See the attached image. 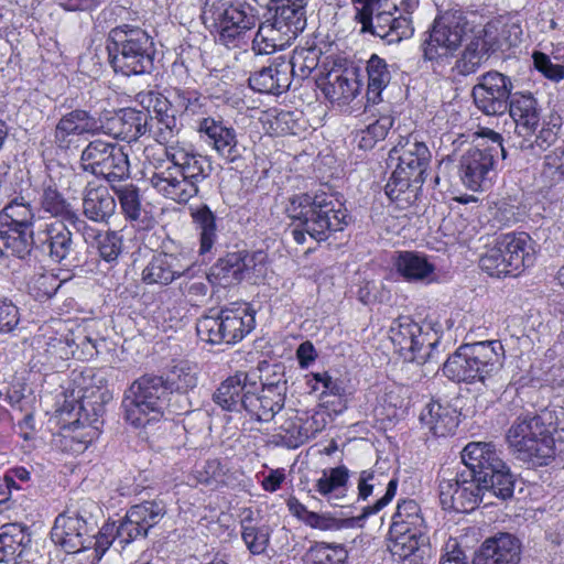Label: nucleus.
I'll return each instance as SVG.
<instances>
[{"label":"nucleus","mask_w":564,"mask_h":564,"mask_svg":"<svg viewBox=\"0 0 564 564\" xmlns=\"http://www.w3.org/2000/svg\"><path fill=\"white\" fill-rule=\"evenodd\" d=\"M116 207V199L106 186L88 183L83 194V213L88 219L107 223Z\"/></svg>","instance_id":"33"},{"label":"nucleus","mask_w":564,"mask_h":564,"mask_svg":"<svg viewBox=\"0 0 564 564\" xmlns=\"http://www.w3.org/2000/svg\"><path fill=\"white\" fill-rule=\"evenodd\" d=\"M486 487L484 476L475 478L466 470L455 475L444 471L438 485L441 505L446 510L473 511L482 501Z\"/></svg>","instance_id":"13"},{"label":"nucleus","mask_w":564,"mask_h":564,"mask_svg":"<svg viewBox=\"0 0 564 564\" xmlns=\"http://www.w3.org/2000/svg\"><path fill=\"white\" fill-rule=\"evenodd\" d=\"M73 235L63 220L45 223L35 232V247L54 262L67 259L74 249Z\"/></svg>","instance_id":"23"},{"label":"nucleus","mask_w":564,"mask_h":564,"mask_svg":"<svg viewBox=\"0 0 564 564\" xmlns=\"http://www.w3.org/2000/svg\"><path fill=\"white\" fill-rule=\"evenodd\" d=\"M308 564H346L348 552L341 544L315 543L305 554Z\"/></svg>","instance_id":"53"},{"label":"nucleus","mask_w":564,"mask_h":564,"mask_svg":"<svg viewBox=\"0 0 564 564\" xmlns=\"http://www.w3.org/2000/svg\"><path fill=\"white\" fill-rule=\"evenodd\" d=\"M61 284L62 282L58 280L57 275L53 272L43 271L36 272L31 276L28 288L34 299L45 301L56 293Z\"/></svg>","instance_id":"55"},{"label":"nucleus","mask_w":564,"mask_h":564,"mask_svg":"<svg viewBox=\"0 0 564 564\" xmlns=\"http://www.w3.org/2000/svg\"><path fill=\"white\" fill-rule=\"evenodd\" d=\"M192 263L183 254L159 253L142 271V280L148 284L169 285L191 272Z\"/></svg>","instance_id":"24"},{"label":"nucleus","mask_w":564,"mask_h":564,"mask_svg":"<svg viewBox=\"0 0 564 564\" xmlns=\"http://www.w3.org/2000/svg\"><path fill=\"white\" fill-rule=\"evenodd\" d=\"M163 377L145 375L132 382L122 400L124 420L134 427H143L163 415L167 402Z\"/></svg>","instance_id":"6"},{"label":"nucleus","mask_w":564,"mask_h":564,"mask_svg":"<svg viewBox=\"0 0 564 564\" xmlns=\"http://www.w3.org/2000/svg\"><path fill=\"white\" fill-rule=\"evenodd\" d=\"M76 389L73 394L79 406L80 416L90 424H95L106 413V404L112 400V393L102 377L89 375L82 376L79 381L74 380Z\"/></svg>","instance_id":"18"},{"label":"nucleus","mask_w":564,"mask_h":564,"mask_svg":"<svg viewBox=\"0 0 564 564\" xmlns=\"http://www.w3.org/2000/svg\"><path fill=\"white\" fill-rule=\"evenodd\" d=\"M240 263V252L228 253L219 259L206 275L208 283L223 288L230 286L242 280Z\"/></svg>","instance_id":"46"},{"label":"nucleus","mask_w":564,"mask_h":564,"mask_svg":"<svg viewBox=\"0 0 564 564\" xmlns=\"http://www.w3.org/2000/svg\"><path fill=\"white\" fill-rule=\"evenodd\" d=\"M427 334L409 317L398 318L390 328V338L395 350L405 361L424 364L437 346V341L426 343Z\"/></svg>","instance_id":"15"},{"label":"nucleus","mask_w":564,"mask_h":564,"mask_svg":"<svg viewBox=\"0 0 564 564\" xmlns=\"http://www.w3.org/2000/svg\"><path fill=\"white\" fill-rule=\"evenodd\" d=\"M392 126L393 118L390 115L380 116L375 122L360 131L359 147L366 150L373 148L378 141L387 137Z\"/></svg>","instance_id":"60"},{"label":"nucleus","mask_w":564,"mask_h":564,"mask_svg":"<svg viewBox=\"0 0 564 564\" xmlns=\"http://www.w3.org/2000/svg\"><path fill=\"white\" fill-rule=\"evenodd\" d=\"M495 31L496 29L492 25L487 24L474 32L460 57L456 61L455 67L458 74L467 76L479 68L482 57L491 51L490 41L487 37Z\"/></svg>","instance_id":"31"},{"label":"nucleus","mask_w":564,"mask_h":564,"mask_svg":"<svg viewBox=\"0 0 564 564\" xmlns=\"http://www.w3.org/2000/svg\"><path fill=\"white\" fill-rule=\"evenodd\" d=\"M165 514L164 506L158 501H144L132 506L117 527L118 542L124 546L138 538L147 536Z\"/></svg>","instance_id":"19"},{"label":"nucleus","mask_w":564,"mask_h":564,"mask_svg":"<svg viewBox=\"0 0 564 564\" xmlns=\"http://www.w3.org/2000/svg\"><path fill=\"white\" fill-rule=\"evenodd\" d=\"M94 527L76 511L58 514L51 530V539L67 553L91 549Z\"/></svg>","instance_id":"17"},{"label":"nucleus","mask_w":564,"mask_h":564,"mask_svg":"<svg viewBox=\"0 0 564 564\" xmlns=\"http://www.w3.org/2000/svg\"><path fill=\"white\" fill-rule=\"evenodd\" d=\"M111 188L117 195L122 213L129 220H138L141 216V199L139 188L132 183L116 182Z\"/></svg>","instance_id":"54"},{"label":"nucleus","mask_w":564,"mask_h":564,"mask_svg":"<svg viewBox=\"0 0 564 564\" xmlns=\"http://www.w3.org/2000/svg\"><path fill=\"white\" fill-rule=\"evenodd\" d=\"M322 90L330 102L347 104L357 96L360 84L352 74L330 72Z\"/></svg>","instance_id":"36"},{"label":"nucleus","mask_w":564,"mask_h":564,"mask_svg":"<svg viewBox=\"0 0 564 564\" xmlns=\"http://www.w3.org/2000/svg\"><path fill=\"white\" fill-rule=\"evenodd\" d=\"M394 267L406 281H424L435 270L434 264L425 256L413 251L398 252Z\"/></svg>","instance_id":"38"},{"label":"nucleus","mask_w":564,"mask_h":564,"mask_svg":"<svg viewBox=\"0 0 564 564\" xmlns=\"http://www.w3.org/2000/svg\"><path fill=\"white\" fill-rule=\"evenodd\" d=\"M542 176L550 184L557 183L564 176V147H557L544 158Z\"/></svg>","instance_id":"63"},{"label":"nucleus","mask_w":564,"mask_h":564,"mask_svg":"<svg viewBox=\"0 0 564 564\" xmlns=\"http://www.w3.org/2000/svg\"><path fill=\"white\" fill-rule=\"evenodd\" d=\"M484 138H487L491 144H480L467 150L459 161L460 181L474 192L484 191L490 183L497 156L499 154L502 159L507 156L501 134L486 130Z\"/></svg>","instance_id":"11"},{"label":"nucleus","mask_w":564,"mask_h":564,"mask_svg":"<svg viewBox=\"0 0 564 564\" xmlns=\"http://www.w3.org/2000/svg\"><path fill=\"white\" fill-rule=\"evenodd\" d=\"M508 110L519 134L532 135L535 132L541 120V108L531 93L512 94Z\"/></svg>","instance_id":"28"},{"label":"nucleus","mask_w":564,"mask_h":564,"mask_svg":"<svg viewBox=\"0 0 564 564\" xmlns=\"http://www.w3.org/2000/svg\"><path fill=\"white\" fill-rule=\"evenodd\" d=\"M470 344L460 346L444 364V375L453 381L475 382L477 371L474 370Z\"/></svg>","instance_id":"42"},{"label":"nucleus","mask_w":564,"mask_h":564,"mask_svg":"<svg viewBox=\"0 0 564 564\" xmlns=\"http://www.w3.org/2000/svg\"><path fill=\"white\" fill-rule=\"evenodd\" d=\"M200 139L227 162L241 158V147L236 130L221 119L204 117L197 120Z\"/></svg>","instance_id":"20"},{"label":"nucleus","mask_w":564,"mask_h":564,"mask_svg":"<svg viewBox=\"0 0 564 564\" xmlns=\"http://www.w3.org/2000/svg\"><path fill=\"white\" fill-rule=\"evenodd\" d=\"M421 423L437 437H444L455 431L458 425L456 410L448 403L430 401L421 411Z\"/></svg>","instance_id":"32"},{"label":"nucleus","mask_w":564,"mask_h":564,"mask_svg":"<svg viewBox=\"0 0 564 564\" xmlns=\"http://www.w3.org/2000/svg\"><path fill=\"white\" fill-rule=\"evenodd\" d=\"M257 389L256 378L248 372L237 371L219 384L213 399L223 410L240 412L246 406L245 399Z\"/></svg>","instance_id":"22"},{"label":"nucleus","mask_w":564,"mask_h":564,"mask_svg":"<svg viewBox=\"0 0 564 564\" xmlns=\"http://www.w3.org/2000/svg\"><path fill=\"white\" fill-rule=\"evenodd\" d=\"M286 214L299 221L291 235L300 245L305 242L306 235L315 241H325L332 232L341 231L348 224L347 209L338 194L323 191L293 196Z\"/></svg>","instance_id":"2"},{"label":"nucleus","mask_w":564,"mask_h":564,"mask_svg":"<svg viewBox=\"0 0 564 564\" xmlns=\"http://www.w3.org/2000/svg\"><path fill=\"white\" fill-rule=\"evenodd\" d=\"M534 262L531 237L525 232L507 234L497 239L480 258L479 265L491 276L516 274Z\"/></svg>","instance_id":"8"},{"label":"nucleus","mask_w":564,"mask_h":564,"mask_svg":"<svg viewBox=\"0 0 564 564\" xmlns=\"http://www.w3.org/2000/svg\"><path fill=\"white\" fill-rule=\"evenodd\" d=\"M196 229L199 231V253L209 252L217 239L216 220L212 210L204 206L193 213Z\"/></svg>","instance_id":"52"},{"label":"nucleus","mask_w":564,"mask_h":564,"mask_svg":"<svg viewBox=\"0 0 564 564\" xmlns=\"http://www.w3.org/2000/svg\"><path fill=\"white\" fill-rule=\"evenodd\" d=\"M349 470L346 466L324 469L315 482V490L330 505L339 506L347 494Z\"/></svg>","instance_id":"35"},{"label":"nucleus","mask_w":564,"mask_h":564,"mask_svg":"<svg viewBox=\"0 0 564 564\" xmlns=\"http://www.w3.org/2000/svg\"><path fill=\"white\" fill-rule=\"evenodd\" d=\"M484 554L496 556L500 564H519L521 543L510 533H500L486 539L480 549Z\"/></svg>","instance_id":"37"},{"label":"nucleus","mask_w":564,"mask_h":564,"mask_svg":"<svg viewBox=\"0 0 564 564\" xmlns=\"http://www.w3.org/2000/svg\"><path fill=\"white\" fill-rule=\"evenodd\" d=\"M195 477L198 482L215 487L231 486L235 480L232 473L218 458L206 460L200 468L196 469Z\"/></svg>","instance_id":"51"},{"label":"nucleus","mask_w":564,"mask_h":564,"mask_svg":"<svg viewBox=\"0 0 564 564\" xmlns=\"http://www.w3.org/2000/svg\"><path fill=\"white\" fill-rule=\"evenodd\" d=\"M512 88L510 78L502 73L482 74L471 91L475 106L487 116L503 115L508 110Z\"/></svg>","instance_id":"16"},{"label":"nucleus","mask_w":564,"mask_h":564,"mask_svg":"<svg viewBox=\"0 0 564 564\" xmlns=\"http://www.w3.org/2000/svg\"><path fill=\"white\" fill-rule=\"evenodd\" d=\"M280 1L282 4L275 9L273 18L278 21V24L285 28L286 33L290 32L296 39L306 26V0Z\"/></svg>","instance_id":"44"},{"label":"nucleus","mask_w":564,"mask_h":564,"mask_svg":"<svg viewBox=\"0 0 564 564\" xmlns=\"http://www.w3.org/2000/svg\"><path fill=\"white\" fill-rule=\"evenodd\" d=\"M102 126L89 112L76 109L64 115L56 124L54 139L61 149H68L77 137L101 133Z\"/></svg>","instance_id":"25"},{"label":"nucleus","mask_w":564,"mask_h":564,"mask_svg":"<svg viewBox=\"0 0 564 564\" xmlns=\"http://www.w3.org/2000/svg\"><path fill=\"white\" fill-rule=\"evenodd\" d=\"M2 247L20 259L30 254L32 247L35 246V232L25 228H0Z\"/></svg>","instance_id":"48"},{"label":"nucleus","mask_w":564,"mask_h":564,"mask_svg":"<svg viewBox=\"0 0 564 564\" xmlns=\"http://www.w3.org/2000/svg\"><path fill=\"white\" fill-rule=\"evenodd\" d=\"M291 66L284 57H278L249 77V86L261 94L281 95L291 85Z\"/></svg>","instance_id":"27"},{"label":"nucleus","mask_w":564,"mask_h":564,"mask_svg":"<svg viewBox=\"0 0 564 564\" xmlns=\"http://www.w3.org/2000/svg\"><path fill=\"white\" fill-rule=\"evenodd\" d=\"M256 325L254 313L246 303H232L216 315L200 317L196 324L200 340L212 345H234L242 340Z\"/></svg>","instance_id":"7"},{"label":"nucleus","mask_w":564,"mask_h":564,"mask_svg":"<svg viewBox=\"0 0 564 564\" xmlns=\"http://www.w3.org/2000/svg\"><path fill=\"white\" fill-rule=\"evenodd\" d=\"M462 460L467 467V473H473L475 478L484 476L486 484L488 482L486 471L492 473L497 468H505V463L491 443L467 444L462 452Z\"/></svg>","instance_id":"29"},{"label":"nucleus","mask_w":564,"mask_h":564,"mask_svg":"<svg viewBox=\"0 0 564 564\" xmlns=\"http://www.w3.org/2000/svg\"><path fill=\"white\" fill-rule=\"evenodd\" d=\"M486 475L488 482L485 488V495L490 492L503 500L513 495L514 479L506 465L505 468H497L492 473L486 471Z\"/></svg>","instance_id":"58"},{"label":"nucleus","mask_w":564,"mask_h":564,"mask_svg":"<svg viewBox=\"0 0 564 564\" xmlns=\"http://www.w3.org/2000/svg\"><path fill=\"white\" fill-rule=\"evenodd\" d=\"M489 24L491 25V23ZM492 26L496 31L487 37L490 41L491 51H505L520 44L523 31L521 23L518 20H510L506 22L500 30L499 36H495L497 28L495 24H492Z\"/></svg>","instance_id":"56"},{"label":"nucleus","mask_w":564,"mask_h":564,"mask_svg":"<svg viewBox=\"0 0 564 564\" xmlns=\"http://www.w3.org/2000/svg\"><path fill=\"white\" fill-rule=\"evenodd\" d=\"M476 32L460 14L446 13L435 19L429 37L423 43L425 61L443 65L449 62L464 41L469 40L468 33Z\"/></svg>","instance_id":"10"},{"label":"nucleus","mask_w":564,"mask_h":564,"mask_svg":"<svg viewBox=\"0 0 564 564\" xmlns=\"http://www.w3.org/2000/svg\"><path fill=\"white\" fill-rule=\"evenodd\" d=\"M155 115H148V131L160 144L165 145L164 154L169 164L153 173L151 185L158 193L177 203H186L198 194V184L206 180L212 171L208 156L194 150L191 144L172 142L181 130L173 112H169L166 102L155 107Z\"/></svg>","instance_id":"1"},{"label":"nucleus","mask_w":564,"mask_h":564,"mask_svg":"<svg viewBox=\"0 0 564 564\" xmlns=\"http://www.w3.org/2000/svg\"><path fill=\"white\" fill-rule=\"evenodd\" d=\"M42 209L55 218H62L63 221H69L75 225L79 230L87 227L86 223L79 218L77 213L73 209L72 205L64 198V196L53 186L44 187L41 196Z\"/></svg>","instance_id":"39"},{"label":"nucleus","mask_w":564,"mask_h":564,"mask_svg":"<svg viewBox=\"0 0 564 564\" xmlns=\"http://www.w3.org/2000/svg\"><path fill=\"white\" fill-rule=\"evenodd\" d=\"M366 70L368 75L367 100L376 105L382 100V91L391 80V72L387 62L377 54L370 56Z\"/></svg>","instance_id":"41"},{"label":"nucleus","mask_w":564,"mask_h":564,"mask_svg":"<svg viewBox=\"0 0 564 564\" xmlns=\"http://www.w3.org/2000/svg\"><path fill=\"white\" fill-rule=\"evenodd\" d=\"M286 63L291 66V78H306L318 64L317 52L313 47L295 48Z\"/></svg>","instance_id":"59"},{"label":"nucleus","mask_w":564,"mask_h":564,"mask_svg":"<svg viewBox=\"0 0 564 564\" xmlns=\"http://www.w3.org/2000/svg\"><path fill=\"white\" fill-rule=\"evenodd\" d=\"M564 441V409H544L529 419H518L507 441L517 457L533 465H547L555 454V437Z\"/></svg>","instance_id":"3"},{"label":"nucleus","mask_w":564,"mask_h":564,"mask_svg":"<svg viewBox=\"0 0 564 564\" xmlns=\"http://www.w3.org/2000/svg\"><path fill=\"white\" fill-rule=\"evenodd\" d=\"M163 382L167 392L186 393L197 386L198 368L188 360H180L166 371Z\"/></svg>","instance_id":"40"},{"label":"nucleus","mask_w":564,"mask_h":564,"mask_svg":"<svg viewBox=\"0 0 564 564\" xmlns=\"http://www.w3.org/2000/svg\"><path fill=\"white\" fill-rule=\"evenodd\" d=\"M202 20L206 28L217 33L218 43L238 47L247 43L259 18L257 9L245 0H204Z\"/></svg>","instance_id":"4"},{"label":"nucleus","mask_w":564,"mask_h":564,"mask_svg":"<svg viewBox=\"0 0 564 564\" xmlns=\"http://www.w3.org/2000/svg\"><path fill=\"white\" fill-rule=\"evenodd\" d=\"M86 241L94 239L96 248L102 260L113 262L118 259L122 249V238L115 231H105L96 234L94 229L82 226Z\"/></svg>","instance_id":"50"},{"label":"nucleus","mask_w":564,"mask_h":564,"mask_svg":"<svg viewBox=\"0 0 564 564\" xmlns=\"http://www.w3.org/2000/svg\"><path fill=\"white\" fill-rule=\"evenodd\" d=\"M80 166L84 171L101 176L110 184L130 175L128 154L115 143L94 140L83 150Z\"/></svg>","instance_id":"14"},{"label":"nucleus","mask_w":564,"mask_h":564,"mask_svg":"<svg viewBox=\"0 0 564 564\" xmlns=\"http://www.w3.org/2000/svg\"><path fill=\"white\" fill-rule=\"evenodd\" d=\"M431 152L426 144L415 134L401 137L398 143L390 150L388 164L394 166V171L387 184L388 193L392 184L408 188L411 184L424 182V174L431 162Z\"/></svg>","instance_id":"9"},{"label":"nucleus","mask_w":564,"mask_h":564,"mask_svg":"<svg viewBox=\"0 0 564 564\" xmlns=\"http://www.w3.org/2000/svg\"><path fill=\"white\" fill-rule=\"evenodd\" d=\"M361 31H369L388 44H395L412 36L414 29L412 19L398 15L390 3L379 0H366L358 12Z\"/></svg>","instance_id":"12"},{"label":"nucleus","mask_w":564,"mask_h":564,"mask_svg":"<svg viewBox=\"0 0 564 564\" xmlns=\"http://www.w3.org/2000/svg\"><path fill=\"white\" fill-rule=\"evenodd\" d=\"M110 61L116 73L124 76L150 73L155 54L150 34L137 25L113 28L108 36Z\"/></svg>","instance_id":"5"},{"label":"nucleus","mask_w":564,"mask_h":564,"mask_svg":"<svg viewBox=\"0 0 564 564\" xmlns=\"http://www.w3.org/2000/svg\"><path fill=\"white\" fill-rule=\"evenodd\" d=\"M102 133L128 142L144 135L148 131V113L132 108L121 109L119 112L99 120Z\"/></svg>","instance_id":"26"},{"label":"nucleus","mask_w":564,"mask_h":564,"mask_svg":"<svg viewBox=\"0 0 564 564\" xmlns=\"http://www.w3.org/2000/svg\"><path fill=\"white\" fill-rule=\"evenodd\" d=\"M182 278L178 290L185 301L196 306L203 304L208 294V283L205 281L207 279L194 275L193 268L187 275H182Z\"/></svg>","instance_id":"57"},{"label":"nucleus","mask_w":564,"mask_h":564,"mask_svg":"<svg viewBox=\"0 0 564 564\" xmlns=\"http://www.w3.org/2000/svg\"><path fill=\"white\" fill-rule=\"evenodd\" d=\"M286 380L282 375L274 382L263 381L260 393L253 391L245 399V411L261 422L271 421L279 413L285 400Z\"/></svg>","instance_id":"21"},{"label":"nucleus","mask_w":564,"mask_h":564,"mask_svg":"<svg viewBox=\"0 0 564 564\" xmlns=\"http://www.w3.org/2000/svg\"><path fill=\"white\" fill-rule=\"evenodd\" d=\"M34 213L24 197H15L0 213V226L31 229Z\"/></svg>","instance_id":"49"},{"label":"nucleus","mask_w":564,"mask_h":564,"mask_svg":"<svg viewBox=\"0 0 564 564\" xmlns=\"http://www.w3.org/2000/svg\"><path fill=\"white\" fill-rule=\"evenodd\" d=\"M424 529V519L420 506L412 499L402 500L398 503L392 516V523L389 534H402V532L421 531Z\"/></svg>","instance_id":"43"},{"label":"nucleus","mask_w":564,"mask_h":564,"mask_svg":"<svg viewBox=\"0 0 564 564\" xmlns=\"http://www.w3.org/2000/svg\"><path fill=\"white\" fill-rule=\"evenodd\" d=\"M241 538L248 550L252 554L259 555L265 552L270 540V533L264 525L252 527L241 531Z\"/></svg>","instance_id":"64"},{"label":"nucleus","mask_w":564,"mask_h":564,"mask_svg":"<svg viewBox=\"0 0 564 564\" xmlns=\"http://www.w3.org/2000/svg\"><path fill=\"white\" fill-rule=\"evenodd\" d=\"M279 430V436L290 448L299 447L300 445L307 442L311 437H314L318 432V429L314 427L313 420H303L299 416L286 419L280 425Z\"/></svg>","instance_id":"45"},{"label":"nucleus","mask_w":564,"mask_h":564,"mask_svg":"<svg viewBox=\"0 0 564 564\" xmlns=\"http://www.w3.org/2000/svg\"><path fill=\"white\" fill-rule=\"evenodd\" d=\"M421 531L402 532V534H389L390 545L389 549L393 555L399 558H406L419 550V536Z\"/></svg>","instance_id":"62"},{"label":"nucleus","mask_w":564,"mask_h":564,"mask_svg":"<svg viewBox=\"0 0 564 564\" xmlns=\"http://www.w3.org/2000/svg\"><path fill=\"white\" fill-rule=\"evenodd\" d=\"M29 541L21 525L15 523L3 525L0 532V563H8L21 556Z\"/></svg>","instance_id":"47"},{"label":"nucleus","mask_w":564,"mask_h":564,"mask_svg":"<svg viewBox=\"0 0 564 564\" xmlns=\"http://www.w3.org/2000/svg\"><path fill=\"white\" fill-rule=\"evenodd\" d=\"M474 370L477 371L476 381L485 382L486 379L497 375L505 360V349L500 341L488 340L470 344Z\"/></svg>","instance_id":"30"},{"label":"nucleus","mask_w":564,"mask_h":564,"mask_svg":"<svg viewBox=\"0 0 564 564\" xmlns=\"http://www.w3.org/2000/svg\"><path fill=\"white\" fill-rule=\"evenodd\" d=\"M295 37L290 32L286 33L285 28L273 18L259 25L252 40V48L257 54H272L289 46Z\"/></svg>","instance_id":"34"},{"label":"nucleus","mask_w":564,"mask_h":564,"mask_svg":"<svg viewBox=\"0 0 564 564\" xmlns=\"http://www.w3.org/2000/svg\"><path fill=\"white\" fill-rule=\"evenodd\" d=\"M241 278L242 280H253L254 282L264 276L267 271V254L263 251L253 253H240Z\"/></svg>","instance_id":"61"}]
</instances>
